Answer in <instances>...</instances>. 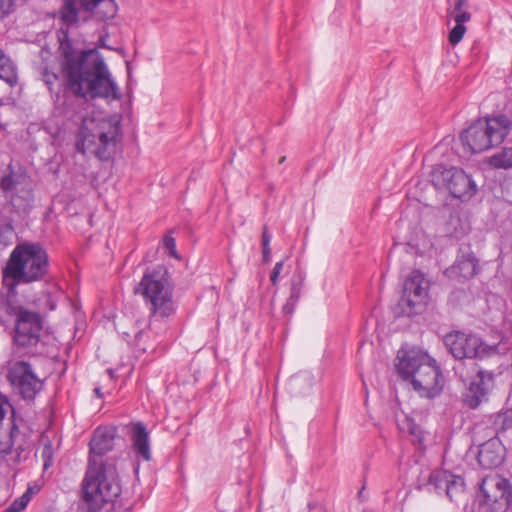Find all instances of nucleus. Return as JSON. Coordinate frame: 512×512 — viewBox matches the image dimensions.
I'll return each instance as SVG.
<instances>
[{
  "instance_id": "obj_33",
  "label": "nucleus",
  "mask_w": 512,
  "mask_h": 512,
  "mask_svg": "<svg viewBox=\"0 0 512 512\" xmlns=\"http://www.w3.org/2000/svg\"><path fill=\"white\" fill-rule=\"evenodd\" d=\"M8 410L11 411V417L9 418V422H8V429H9L12 426L13 422L18 424L17 419L15 417V410L6 398H4L3 400H0V422L3 421Z\"/></svg>"
},
{
  "instance_id": "obj_15",
  "label": "nucleus",
  "mask_w": 512,
  "mask_h": 512,
  "mask_svg": "<svg viewBox=\"0 0 512 512\" xmlns=\"http://www.w3.org/2000/svg\"><path fill=\"white\" fill-rule=\"evenodd\" d=\"M440 378L441 370L437 366L436 360L428 355V361L422 362L410 381L420 396L431 399L441 392Z\"/></svg>"
},
{
  "instance_id": "obj_16",
  "label": "nucleus",
  "mask_w": 512,
  "mask_h": 512,
  "mask_svg": "<svg viewBox=\"0 0 512 512\" xmlns=\"http://www.w3.org/2000/svg\"><path fill=\"white\" fill-rule=\"evenodd\" d=\"M488 437L489 439L479 446L477 460L483 469H494L504 461L505 447L499 438Z\"/></svg>"
},
{
  "instance_id": "obj_47",
  "label": "nucleus",
  "mask_w": 512,
  "mask_h": 512,
  "mask_svg": "<svg viewBox=\"0 0 512 512\" xmlns=\"http://www.w3.org/2000/svg\"><path fill=\"white\" fill-rule=\"evenodd\" d=\"M2 512H15L14 510H12V508L10 506H8L6 509H4Z\"/></svg>"
},
{
  "instance_id": "obj_11",
  "label": "nucleus",
  "mask_w": 512,
  "mask_h": 512,
  "mask_svg": "<svg viewBox=\"0 0 512 512\" xmlns=\"http://www.w3.org/2000/svg\"><path fill=\"white\" fill-rule=\"evenodd\" d=\"M6 379L12 391L25 401H33L43 389V381L26 361L13 362L7 370Z\"/></svg>"
},
{
  "instance_id": "obj_44",
  "label": "nucleus",
  "mask_w": 512,
  "mask_h": 512,
  "mask_svg": "<svg viewBox=\"0 0 512 512\" xmlns=\"http://www.w3.org/2000/svg\"><path fill=\"white\" fill-rule=\"evenodd\" d=\"M46 302L47 304L49 305V309L50 310H54L56 308V303L55 301L52 299L51 295L48 294L47 295V299H46Z\"/></svg>"
},
{
  "instance_id": "obj_36",
  "label": "nucleus",
  "mask_w": 512,
  "mask_h": 512,
  "mask_svg": "<svg viewBox=\"0 0 512 512\" xmlns=\"http://www.w3.org/2000/svg\"><path fill=\"white\" fill-rule=\"evenodd\" d=\"M284 267V260H281L279 262H277L273 268V270L271 271V274H270V281L273 285H276L277 282H278V278H279V275L282 271Z\"/></svg>"
},
{
  "instance_id": "obj_5",
  "label": "nucleus",
  "mask_w": 512,
  "mask_h": 512,
  "mask_svg": "<svg viewBox=\"0 0 512 512\" xmlns=\"http://www.w3.org/2000/svg\"><path fill=\"white\" fill-rule=\"evenodd\" d=\"M121 137L120 122L115 118H84L76 135V151L93 154L101 161L110 160Z\"/></svg>"
},
{
  "instance_id": "obj_20",
  "label": "nucleus",
  "mask_w": 512,
  "mask_h": 512,
  "mask_svg": "<svg viewBox=\"0 0 512 512\" xmlns=\"http://www.w3.org/2000/svg\"><path fill=\"white\" fill-rule=\"evenodd\" d=\"M479 269L478 259L472 252H461L447 271L464 279H470L478 273Z\"/></svg>"
},
{
  "instance_id": "obj_9",
  "label": "nucleus",
  "mask_w": 512,
  "mask_h": 512,
  "mask_svg": "<svg viewBox=\"0 0 512 512\" xmlns=\"http://www.w3.org/2000/svg\"><path fill=\"white\" fill-rule=\"evenodd\" d=\"M443 343L457 360H484L499 354V344H488L478 334L460 330L447 333Z\"/></svg>"
},
{
  "instance_id": "obj_48",
  "label": "nucleus",
  "mask_w": 512,
  "mask_h": 512,
  "mask_svg": "<svg viewBox=\"0 0 512 512\" xmlns=\"http://www.w3.org/2000/svg\"><path fill=\"white\" fill-rule=\"evenodd\" d=\"M284 161H285V157H282L281 160H280V163H282Z\"/></svg>"
},
{
  "instance_id": "obj_31",
  "label": "nucleus",
  "mask_w": 512,
  "mask_h": 512,
  "mask_svg": "<svg viewBox=\"0 0 512 512\" xmlns=\"http://www.w3.org/2000/svg\"><path fill=\"white\" fill-rule=\"evenodd\" d=\"M41 458L43 460V469L47 470L53 465V446L51 441L47 440L41 450Z\"/></svg>"
},
{
  "instance_id": "obj_29",
  "label": "nucleus",
  "mask_w": 512,
  "mask_h": 512,
  "mask_svg": "<svg viewBox=\"0 0 512 512\" xmlns=\"http://www.w3.org/2000/svg\"><path fill=\"white\" fill-rule=\"evenodd\" d=\"M148 338L149 335L146 330L140 329L135 332L133 345L135 346L136 351L145 353L149 348H153L152 345L147 343Z\"/></svg>"
},
{
  "instance_id": "obj_35",
  "label": "nucleus",
  "mask_w": 512,
  "mask_h": 512,
  "mask_svg": "<svg viewBox=\"0 0 512 512\" xmlns=\"http://www.w3.org/2000/svg\"><path fill=\"white\" fill-rule=\"evenodd\" d=\"M164 247L169 251V255L176 257V241L171 235H166L163 240Z\"/></svg>"
},
{
  "instance_id": "obj_41",
  "label": "nucleus",
  "mask_w": 512,
  "mask_h": 512,
  "mask_svg": "<svg viewBox=\"0 0 512 512\" xmlns=\"http://www.w3.org/2000/svg\"><path fill=\"white\" fill-rule=\"evenodd\" d=\"M262 257L264 263H269L271 260V248L270 246H262Z\"/></svg>"
},
{
  "instance_id": "obj_17",
  "label": "nucleus",
  "mask_w": 512,
  "mask_h": 512,
  "mask_svg": "<svg viewBox=\"0 0 512 512\" xmlns=\"http://www.w3.org/2000/svg\"><path fill=\"white\" fill-rule=\"evenodd\" d=\"M396 370L405 380H410L423 361H428V354L420 349H400L397 355Z\"/></svg>"
},
{
  "instance_id": "obj_2",
  "label": "nucleus",
  "mask_w": 512,
  "mask_h": 512,
  "mask_svg": "<svg viewBox=\"0 0 512 512\" xmlns=\"http://www.w3.org/2000/svg\"><path fill=\"white\" fill-rule=\"evenodd\" d=\"M115 429L98 427L89 443V459L82 482L83 501L89 512H113L121 494L114 462L103 456L114 447Z\"/></svg>"
},
{
  "instance_id": "obj_40",
  "label": "nucleus",
  "mask_w": 512,
  "mask_h": 512,
  "mask_svg": "<svg viewBox=\"0 0 512 512\" xmlns=\"http://www.w3.org/2000/svg\"><path fill=\"white\" fill-rule=\"evenodd\" d=\"M271 239H272V236L268 232L267 226H264L263 232H262V240H261L262 246H270Z\"/></svg>"
},
{
  "instance_id": "obj_49",
  "label": "nucleus",
  "mask_w": 512,
  "mask_h": 512,
  "mask_svg": "<svg viewBox=\"0 0 512 512\" xmlns=\"http://www.w3.org/2000/svg\"><path fill=\"white\" fill-rule=\"evenodd\" d=\"M86 512H89V507L87 506V511Z\"/></svg>"
},
{
  "instance_id": "obj_30",
  "label": "nucleus",
  "mask_w": 512,
  "mask_h": 512,
  "mask_svg": "<svg viewBox=\"0 0 512 512\" xmlns=\"http://www.w3.org/2000/svg\"><path fill=\"white\" fill-rule=\"evenodd\" d=\"M42 80L48 87L50 92L55 90V85L60 83V76L58 73L51 71L48 67H45L42 71Z\"/></svg>"
},
{
  "instance_id": "obj_12",
  "label": "nucleus",
  "mask_w": 512,
  "mask_h": 512,
  "mask_svg": "<svg viewBox=\"0 0 512 512\" xmlns=\"http://www.w3.org/2000/svg\"><path fill=\"white\" fill-rule=\"evenodd\" d=\"M428 298V282L419 270H413L405 280L403 294L398 302L400 314L411 317L425 308Z\"/></svg>"
},
{
  "instance_id": "obj_42",
  "label": "nucleus",
  "mask_w": 512,
  "mask_h": 512,
  "mask_svg": "<svg viewBox=\"0 0 512 512\" xmlns=\"http://www.w3.org/2000/svg\"><path fill=\"white\" fill-rule=\"evenodd\" d=\"M301 291L302 289L291 286L289 298H291L293 301H298L301 295Z\"/></svg>"
},
{
  "instance_id": "obj_38",
  "label": "nucleus",
  "mask_w": 512,
  "mask_h": 512,
  "mask_svg": "<svg viewBox=\"0 0 512 512\" xmlns=\"http://www.w3.org/2000/svg\"><path fill=\"white\" fill-rule=\"evenodd\" d=\"M304 284V275L301 271H297L294 273L291 279V286L295 288L302 289Z\"/></svg>"
},
{
  "instance_id": "obj_39",
  "label": "nucleus",
  "mask_w": 512,
  "mask_h": 512,
  "mask_svg": "<svg viewBox=\"0 0 512 512\" xmlns=\"http://www.w3.org/2000/svg\"><path fill=\"white\" fill-rule=\"evenodd\" d=\"M297 302L298 301H293L291 298H288L283 306V312L285 314H292L295 310Z\"/></svg>"
},
{
  "instance_id": "obj_7",
  "label": "nucleus",
  "mask_w": 512,
  "mask_h": 512,
  "mask_svg": "<svg viewBox=\"0 0 512 512\" xmlns=\"http://www.w3.org/2000/svg\"><path fill=\"white\" fill-rule=\"evenodd\" d=\"M510 130V119L500 114L472 123L460 134V139L472 153H480L503 143Z\"/></svg>"
},
{
  "instance_id": "obj_8",
  "label": "nucleus",
  "mask_w": 512,
  "mask_h": 512,
  "mask_svg": "<svg viewBox=\"0 0 512 512\" xmlns=\"http://www.w3.org/2000/svg\"><path fill=\"white\" fill-rule=\"evenodd\" d=\"M0 191L11 208V212L27 215L33 207L34 194L32 179L25 169L8 164L0 173Z\"/></svg>"
},
{
  "instance_id": "obj_28",
  "label": "nucleus",
  "mask_w": 512,
  "mask_h": 512,
  "mask_svg": "<svg viewBox=\"0 0 512 512\" xmlns=\"http://www.w3.org/2000/svg\"><path fill=\"white\" fill-rule=\"evenodd\" d=\"M61 19L67 24H74L78 21V10L73 1L68 0L61 9Z\"/></svg>"
},
{
  "instance_id": "obj_19",
  "label": "nucleus",
  "mask_w": 512,
  "mask_h": 512,
  "mask_svg": "<svg viewBox=\"0 0 512 512\" xmlns=\"http://www.w3.org/2000/svg\"><path fill=\"white\" fill-rule=\"evenodd\" d=\"M130 438L136 456L144 461H150L152 455L150 450L149 433L142 422L132 424Z\"/></svg>"
},
{
  "instance_id": "obj_6",
  "label": "nucleus",
  "mask_w": 512,
  "mask_h": 512,
  "mask_svg": "<svg viewBox=\"0 0 512 512\" xmlns=\"http://www.w3.org/2000/svg\"><path fill=\"white\" fill-rule=\"evenodd\" d=\"M135 293L143 297L151 317L164 319L176 312L173 285L164 267L159 266L151 272H146Z\"/></svg>"
},
{
  "instance_id": "obj_26",
  "label": "nucleus",
  "mask_w": 512,
  "mask_h": 512,
  "mask_svg": "<svg viewBox=\"0 0 512 512\" xmlns=\"http://www.w3.org/2000/svg\"><path fill=\"white\" fill-rule=\"evenodd\" d=\"M16 237V232L12 220L0 222V250L12 245Z\"/></svg>"
},
{
  "instance_id": "obj_27",
  "label": "nucleus",
  "mask_w": 512,
  "mask_h": 512,
  "mask_svg": "<svg viewBox=\"0 0 512 512\" xmlns=\"http://www.w3.org/2000/svg\"><path fill=\"white\" fill-rule=\"evenodd\" d=\"M451 478L444 493L450 501H454L464 492V480L460 476L453 474Z\"/></svg>"
},
{
  "instance_id": "obj_22",
  "label": "nucleus",
  "mask_w": 512,
  "mask_h": 512,
  "mask_svg": "<svg viewBox=\"0 0 512 512\" xmlns=\"http://www.w3.org/2000/svg\"><path fill=\"white\" fill-rule=\"evenodd\" d=\"M452 474L445 470H434L429 474L428 483L429 489L441 494L445 491Z\"/></svg>"
},
{
  "instance_id": "obj_21",
  "label": "nucleus",
  "mask_w": 512,
  "mask_h": 512,
  "mask_svg": "<svg viewBox=\"0 0 512 512\" xmlns=\"http://www.w3.org/2000/svg\"><path fill=\"white\" fill-rule=\"evenodd\" d=\"M83 6L88 11H97L101 18H112L116 13V4L113 0H86Z\"/></svg>"
},
{
  "instance_id": "obj_43",
  "label": "nucleus",
  "mask_w": 512,
  "mask_h": 512,
  "mask_svg": "<svg viewBox=\"0 0 512 512\" xmlns=\"http://www.w3.org/2000/svg\"><path fill=\"white\" fill-rule=\"evenodd\" d=\"M309 512H326V510L321 505L315 504L309 506Z\"/></svg>"
},
{
  "instance_id": "obj_32",
  "label": "nucleus",
  "mask_w": 512,
  "mask_h": 512,
  "mask_svg": "<svg viewBox=\"0 0 512 512\" xmlns=\"http://www.w3.org/2000/svg\"><path fill=\"white\" fill-rule=\"evenodd\" d=\"M466 30L467 29L464 24L456 23V25L449 32V43L453 46L457 45L463 39Z\"/></svg>"
},
{
  "instance_id": "obj_37",
  "label": "nucleus",
  "mask_w": 512,
  "mask_h": 512,
  "mask_svg": "<svg viewBox=\"0 0 512 512\" xmlns=\"http://www.w3.org/2000/svg\"><path fill=\"white\" fill-rule=\"evenodd\" d=\"M13 0H0V16L4 17L12 12Z\"/></svg>"
},
{
  "instance_id": "obj_45",
  "label": "nucleus",
  "mask_w": 512,
  "mask_h": 512,
  "mask_svg": "<svg viewBox=\"0 0 512 512\" xmlns=\"http://www.w3.org/2000/svg\"><path fill=\"white\" fill-rule=\"evenodd\" d=\"M124 340H126L128 343H130V334L127 332L122 333Z\"/></svg>"
},
{
  "instance_id": "obj_1",
  "label": "nucleus",
  "mask_w": 512,
  "mask_h": 512,
  "mask_svg": "<svg viewBox=\"0 0 512 512\" xmlns=\"http://www.w3.org/2000/svg\"><path fill=\"white\" fill-rule=\"evenodd\" d=\"M63 85L74 96L86 100H119L121 93L104 58L97 49H82L67 32L59 36Z\"/></svg>"
},
{
  "instance_id": "obj_3",
  "label": "nucleus",
  "mask_w": 512,
  "mask_h": 512,
  "mask_svg": "<svg viewBox=\"0 0 512 512\" xmlns=\"http://www.w3.org/2000/svg\"><path fill=\"white\" fill-rule=\"evenodd\" d=\"M2 284L6 293L0 294V321L15 317L13 339L17 352L23 355L34 354L43 329L42 317L38 312L30 311L19 303L17 299L18 286H15L12 291L4 278H2Z\"/></svg>"
},
{
  "instance_id": "obj_24",
  "label": "nucleus",
  "mask_w": 512,
  "mask_h": 512,
  "mask_svg": "<svg viewBox=\"0 0 512 512\" xmlns=\"http://www.w3.org/2000/svg\"><path fill=\"white\" fill-rule=\"evenodd\" d=\"M488 163L495 169H511L512 168V146L505 147L500 152L492 155L488 159Z\"/></svg>"
},
{
  "instance_id": "obj_10",
  "label": "nucleus",
  "mask_w": 512,
  "mask_h": 512,
  "mask_svg": "<svg viewBox=\"0 0 512 512\" xmlns=\"http://www.w3.org/2000/svg\"><path fill=\"white\" fill-rule=\"evenodd\" d=\"M455 373L467 386L463 395V403L470 409H476L486 400L489 391L494 387V372L481 367L477 363H472L470 372L464 373L463 368L458 366L455 368Z\"/></svg>"
},
{
  "instance_id": "obj_14",
  "label": "nucleus",
  "mask_w": 512,
  "mask_h": 512,
  "mask_svg": "<svg viewBox=\"0 0 512 512\" xmlns=\"http://www.w3.org/2000/svg\"><path fill=\"white\" fill-rule=\"evenodd\" d=\"M480 492L484 502L495 512L506 511L512 504V487L507 479L499 475L485 477Z\"/></svg>"
},
{
  "instance_id": "obj_4",
  "label": "nucleus",
  "mask_w": 512,
  "mask_h": 512,
  "mask_svg": "<svg viewBox=\"0 0 512 512\" xmlns=\"http://www.w3.org/2000/svg\"><path fill=\"white\" fill-rule=\"evenodd\" d=\"M49 271V258L39 243L17 244L2 268V278L11 290L21 284H30L45 278Z\"/></svg>"
},
{
  "instance_id": "obj_13",
  "label": "nucleus",
  "mask_w": 512,
  "mask_h": 512,
  "mask_svg": "<svg viewBox=\"0 0 512 512\" xmlns=\"http://www.w3.org/2000/svg\"><path fill=\"white\" fill-rule=\"evenodd\" d=\"M432 182L436 187H445L454 198L470 199L475 195L477 186L462 169L450 167L435 171Z\"/></svg>"
},
{
  "instance_id": "obj_34",
  "label": "nucleus",
  "mask_w": 512,
  "mask_h": 512,
  "mask_svg": "<svg viewBox=\"0 0 512 512\" xmlns=\"http://www.w3.org/2000/svg\"><path fill=\"white\" fill-rule=\"evenodd\" d=\"M31 497L29 492H25L22 496L15 499L9 506L14 510L15 512H21L24 510L29 503Z\"/></svg>"
},
{
  "instance_id": "obj_23",
  "label": "nucleus",
  "mask_w": 512,
  "mask_h": 512,
  "mask_svg": "<svg viewBox=\"0 0 512 512\" xmlns=\"http://www.w3.org/2000/svg\"><path fill=\"white\" fill-rule=\"evenodd\" d=\"M0 79L10 86L17 83V72L11 59L0 50Z\"/></svg>"
},
{
  "instance_id": "obj_25",
  "label": "nucleus",
  "mask_w": 512,
  "mask_h": 512,
  "mask_svg": "<svg viewBox=\"0 0 512 512\" xmlns=\"http://www.w3.org/2000/svg\"><path fill=\"white\" fill-rule=\"evenodd\" d=\"M447 14L459 24H465L471 19V14L467 11V0H454L453 7L447 10Z\"/></svg>"
},
{
  "instance_id": "obj_18",
  "label": "nucleus",
  "mask_w": 512,
  "mask_h": 512,
  "mask_svg": "<svg viewBox=\"0 0 512 512\" xmlns=\"http://www.w3.org/2000/svg\"><path fill=\"white\" fill-rule=\"evenodd\" d=\"M486 436L499 440H512V408L490 415L487 419Z\"/></svg>"
},
{
  "instance_id": "obj_46",
  "label": "nucleus",
  "mask_w": 512,
  "mask_h": 512,
  "mask_svg": "<svg viewBox=\"0 0 512 512\" xmlns=\"http://www.w3.org/2000/svg\"><path fill=\"white\" fill-rule=\"evenodd\" d=\"M94 393L97 395L98 398H101L102 397V393H101V390L100 388H95L94 389Z\"/></svg>"
}]
</instances>
